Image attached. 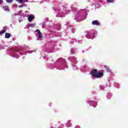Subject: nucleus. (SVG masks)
Masks as SVG:
<instances>
[{
	"label": "nucleus",
	"mask_w": 128,
	"mask_h": 128,
	"mask_svg": "<svg viewBox=\"0 0 128 128\" xmlns=\"http://www.w3.org/2000/svg\"><path fill=\"white\" fill-rule=\"evenodd\" d=\"M92 76L96 78H100L104 76V72L98 71V70L94 69L90 73Z\"/></svg>",
	"instance_id": "nucleus-1"
},
{
	"label": "nucleus",
	"mask_w": 128,
	"mask_h": 128,
	"mask_svg": "<svg viewBox=\"0 0 128 128\" xmlns=\"http://www.w3.org/2000/svg\"><path fill=\"white\" fill-rule=\"evenodd\" d=\"M92 24L93 26H100V23L98 22V20H94L92 22Z\"/></svg>",
	"instance_id": "nucleus-2"
},
{
	"label": "nucleus",
	"mask_w": 128,
	"mask_h": 128,
	"mask_svg": "<svg viewBox=\"0 0 128 128\" xmlns=\"http://www.w3.org/2000/svg\"><path fill=\"white\" fill-rule=\"evenodd\" d=\"M35 32H38V38H42V34L39 30H36Z\"/></svg>",
	"instance_id": "nucleus-3"
},
{
	"label": "nucleus",
	"mask_w": 128,
	"mask_h": 128,
	"mask_svg": "<svg viewBox=\"0 0 128 128\" xmlns=\"http://www.w3.org/2000/svg\"><path fill=\"white\" fill-rule=\"evenodd\" d=\"M28 18V22H31L33 20H34V16L31 14L29 16Z\"/></svg>",
	"instance_id": "nucleus-4"
},
{
	"label": "nucleus",
	"mask_w": 128,
	"mask_h": 128,
	"mask_svg": "<svg viewBox=\"0 0 128 128\" xmlns=\"http://www.w3.org/2000/svg\"><path fill=\"white\" fill-rule=\"evenodd\" d=\"M6 26H4L3 27V30L1 31H0V34H4V32H6Z\"/></svg>",
	"instance_id": "nucleus-5"
},
{
	"label": "nucleus",
	"mask_w": 128,
	"mask_h": 128,
	"mask_svg": "<svg viewBox=\"0 0 128 128\" xmlns=\"http://www.w3.org/2000/svg\"><path fill=\"white\" fill-rule=\"evenodd\" d=\"M3 10H6V12H10V8H8V6H2Z\"/></svg>",
	"instance_id": "nucleus-6"
},
{
	"label": "nucleus",
	"mask_w": 128,
	"mask_h": 128,
	"mask_svg": "<svg viewBox=\"0 0 128 128\" xmlns=\"http://www.w3.org/2000/svg\"><path fill=\"white\" fill-rule=\"evenodd\" d=\"M10 38V33H6L5 38Z\"/></svg>",
	"instance_id": "nucleus-7"
},
{
	"label": "nucleus",
	"mask_w": 128,
	"mask_h": 128,
	"mask_svg": "<svg viewBox=\"0 0 128 128\" xmlns=\"http://www.w3.org/2000/svg\"><path fill=\"white\" fill-rule=\"evenodd\" d=\"M106 2L108 4H110V2H114V0H106Z\"/></svg>",
	"instance_id": "nucleus-8"
},
{
	"label": "nucleus",
	"mask_w": 128,
	"mask_h": 128,
	"mask_svg": "<svg viewBox=\"0 0 128 128\" xmlns=\"http://www.w3.org/2000/svg\"><path fill=\"white\" fill-rule=\"evenodd\" d=\"M30 28H34V26H36V24H31L30 25Z\"/></svg>",
	"instance_id": "nucleus-9"
},
{
	"label": "nucleus",
	"mask_w": 128,
	"mask_h": 128,
	"mask_svg": "<svg viewBox=\"0 0 128 128\" xmlns=\"http://www.w3.org/2000/svg\"><path fill=\"white\" fill-rule=\"evenodd\" d=\"M6 2L9 4H12V0H6Z\"/></svg>",
	"instance_id": "nucleus-10"
},
{
	"label": "nucleus",
	"mask_w": 128,
	"mask_h": 128,
	"mask_svg": "<svg viewBox=\"0 0 128 128\" xmlns=\"http://www.w3.org/2000/svg\"><path fill=\"white\" fill-rule=\"evenodd\" d=\"M4 2V1L2 0H0V4H2Z\"/></svg>",
	"instance_id": "nucleus-11"
},
{
	"label": "nucleus",
	"mask_w": 128,
	"mask_h": 128,
	"mask_svg": "<svg viewBox=\"0 0 128 128\" xmlns=\"http://www.w3.org/2000/svg\"><path fill=\"white\" fill-rule=\"evenodd\" d=\"M22 0H19L18 2H22Z\"/></svg>",
	"instance_id": "nucleus-12"
},
{
	"label": "nucleus",
	"mask_w": 128,
	"mask_h": 128,
	"mask_svg": "<svg viewBox=\"0 0 128 128\" xmlns=\"http://www.w3.org/2000/svg\"><path fill=\"white\" fill-rule=\"evenodd\" d=\"M94 36L92 38V40H94Z\"/></svg>",
	"instance_id": "nucleus-13"
},
{
	"label": "nucleus",
	"mask_w": 128,
	"mask_h": 128,
	"mask_svg": "<svg viewBox=\"0 0 128 128\" xmlns=\"http://www.w3.org/2000/svg\"><path fill=\"white\" fill-rule=\"evenodd\" d=\"M22 6H20V8H22Z\"/></svg>",
	"instance_id": "nucleus-14"
}]
</instances>
